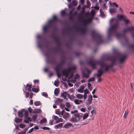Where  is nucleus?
Returning <instances> with one entry per match:
<instances>
[{
    "mask_svg": "<svg viewBox=\"0 0 134 134\" xmlns=\"http://www.w3.org/2000/svg\"><path fill=\"white\" fill-rule=\"evenodd\" d=\"M32 90L34 92L37 93L39 91V89L38 88H32Z\"/></svg>",
    "mask_w": 134,
    "mask_h": 134,
    "instance_id": "33",
    "label": "nucleus"
},
{
    "mask_svg": "<svg viewBox=\"0 0 134 134\" xmlns=\"http://www.w3.org/2000/svg\"><path fill=\"white\" fill-rule=\"evenodd\" d=\"M82 76L83 78H88L89 77V74L85 73H83L82 74Z\"/></svg>",
    "mask_w": 134,
    "mask_h": 134,
    "instance_id": "30",
    "label": "nucleus"
},
{
    "mask_svg": "<svg viewBox=\"0 0 134 134\" xmlns=\"http://www.w3.org/2000/svg\"><path fill=\"white\" fill-rule=\"evenodd\" d=\"M61 14L62 16H63L66 14V13L65 10H62L61 11Z\"/></svg>",
    "mask_w": 134,
    "mask_h": 134,
    "instance_id": "44",
    "label": "nucleus"
},
{
    "mask_svg": "<svg viewBox=\"0 0 134 134\" xmlns=\"http://www.w3.org/2000/svg\"><path fill=\"white\" fill-rule=\"evenodd\" d=\"M42 129H43V130H49L50 129L48 127H43L42 128Z\"/></svg>",
    "mask_w": 134,
    "mask_h": 134,
    "instance_id": "60",
    "label": "nucleus"
},
{
    "mask_svg": "<svg viewBox=\"0 0 134 134\" xmlns=\"http://www.w3.org/2000/svg\"><path fill=\"white\" fill-rule=\"evenodd\" d=\"M80 118H71L70 121L72 122H75L79 121V123L80 122Z\"/></svg>",
    "mask_w": 134,
    "mask_h": 134,
    "instance_id": "16",
    "label": "nucleus"
},
{
    "mask_svg": "<svg viewBox=\"0 0 134 134\" xmlns=\"http://www.w3.org/2000/svg\"><path fill=\"white\" fill-rule=\"evenodd\" d=\"M76 68V67L75 66L72 67H70L66 69L63 70L62 72V74L64 76L67 77L68 76L69 74L71 73V71L75 70Z\"/></svg>",
    "mask_w": 134,
    "mask_h": 134,
    "instance_id": "7",
    "label": "nucleus"
},
{
    "mask_svg": "<svg viewBox=\"0 0 134 134\" xmlns=\"http://www.w3.org/2000/svg\"><path fill=\"white\" fill-rule=\"evenodd\" d=\"M75 117H82V116H80L79 114H75L74 115Z\"/></svg>",
    "mask_w": 134,
    "mask_h": 134,
    "instance_id": "55",
    "label": "nucleus"
},
{
    "mask_svg": "<svg viewBox=\"0 0 134 134\" xmlns=\"http://www.w3.org/2000/svg\"><path fill=\"white\" fill-rule=\"evenodd\" d=\"M91 12L92 14L91 18L86 19H82L80 21L83 24L84 26H86L88 24L91 23L92 22V18L93 17V15L95 14V11L94 10H92Z\"/></svg>",
    "mask_w": 134,
    "mask_h": 134,
    "instance_id": "5",
    "label": "nucleus"
},
{
    "mask_svg": "<svg viewBox=\"0 0 134 134\" xmlns=\"http://www.w3.org/2000/svg\"><path fill=\"white\" fill-rule=\"evenodd\" d=\"M72 4L74 5V6H76L77 5V2L76 1L73 0L72 1Z\"/></svg>",
    "mask_w": 134,
    "mask_h": 134,
    "instance_id": "46",
    "label": "nucleus"
},
{
    "mask_svg": "<svg viewBox=\"0 0 134 134\" xmlns=\"http://www.w3.org/2000/svg\"><path fill=\"white\" fill-rule=\"evenodd\" d=\"M65 61L63 59H62V60L60 62V64L59 65H60V66H63L65 64Z\"/></svg>",
    "mask_w": 134,
    "mask_h": 134,
    "instance_id": "38",
    "label": "nucleus"
},
{
    "mask_svg": "<svg viewBox=\"0 0 134 134\" xmlns=\"http://www.w3.org/2000/svg\"><path fill=\"white\" fill-rule=\"evenodd\" d=\"M34 130V128H32L28 132V133H30L32 132V131H33Z\"/></svg>",
    "mask_w": 134,
    "mask_h": 134,
    "instance_id": "63",
    "label": "nucleus"
},
{
    "mask_svg": "<svg viewBox=\"0 0 134 134\" xmlns=\"http://www.w3.org/2000/svg\"><path fill=\"white\" fill-rule=\"evenodd\" d=\"M88 63L92 66L93 69L96 68V65H100V68L98 70L97 73L94 74V75L95 76H101L104 72H107V71L105 70L104 67L100 60L94 61L93 60H91L88 62Z\"/></svg>",
    "mask_w": 134,
    "mask_h": 134,
    "instance_id": "2",
    "label": "nucleus"
},
{
    "mask_svg": "<svg viewBox=\"0 0 134 134\" xmlns=\"http://www.w3.org/2000/svg\"><path fill=\"white\" fill-rule=\"evenodd\" d=\"M81 13H84L86 16H88L90 15V13L88 12H85L84 9H83L82 12Z\"/></svg>",
    "mask_w": 134,
    "mask_h": 134,
    "instance_id": "34",
    "label": "nucleus"
},
{
    "mask_svg": "<svg viewBox=\"0 0 134 134\" xmlns=\"http://www.w3.org/2000/svg\"><path fill=\"white\" fill-rule=\"evenodd\" d=\"M51 37L54 39V37H57L56 36L54 32L51 35Z\"/></svg>",
    "mask_w": 134,
    "mask_h": 134,
    "instance_id": "59",
    "label": "nucleus"
},
{
    "mask_svg": "<svg viewBox=\"0 0 134 134\" xmlns=\"http://www.w3.org/2000/svg\"><path fill=\"white\" fill-rule=\"evenodd\" d=\"M67 94L68 93L66 92H64L61 94V96L63 97L64 99H66Z\"/></svg>",
    "mask_w": 134,
    "mask_h": 134,
    "instance_id": "24",
    "label": "nucleus"
},
{
    "mask_svg": "<svg viewBox=\"0 0 134 134\" xmlns=\"http://www.w3.org/2000/svg\"><path fill=\"white\" fill-rule=\"evenodd\" d=\"M57 44L58 47L56 48H55L53 50V52L54 53H55V52H58L60 51V47L59 45L60 44V41L56 42Z\"/></svg>",
    "mask_w": 134,
    "mask_h": 134,
    "instance_id": "15",
    "label": "nucleus"
},
{
    "mask_svg": "<svg viewBox=\"0 0 134 134\" xmlns=\"http://www.w3.org/2000/svg\"><path fill=\"white\" fill-rule=\"evenodd\" d=\"M76 97L78 99H82L83 98V95L79 94H77L76 95Z\"/></svg>",
    "mask_w": 134,
    "mask_h": 134,
    "instance_id": "29",
    "label": "nucleus"
},
{
    "mask_svg": "<svg viewBox=\"0 0 134 134\" xmlns=\"http://www.w3.org/2000/svg\"><path fill=\"white\" fill-rule=\"evenodd\" d=\"M88 118H80V122L81 123V125L87 124L89 122L90 120H92L93 118H91L90 119H87Z\"/></svg>",
    "mask_w": 134,
    "mask_h": 134,
    "instance_id": "10",
    "label": "nucleus"
},
{
    "mask_svg": "<svg viewBox=\"0 0 134 134\" xmlns=\"http://www.w3.org/2000/svg\"><path fill=\"white\" fill-rule=\"evenodd\" d=\"M117 57L119 59L120 63L121 64L125 61L127 57V55H123L118 53L117 54Z\"/></svg>",
    "mask_w": 134,
    "mask_h": 134,
    "instance_id": "8",
    "label": "nucleus"
},
{
    "mask_svg": "<svg viewBox=\"0 0 134 134\" xmlns=\"http://www.w3.org/2000/svg\"><path fill=\"white\" fill-rule=\"evenodd\" d=\"M111 56L107 55L106 57V60L108 61H110V59Z\"/></svg>",
    "mask_w": 134,
    "mask_h": 134,
    "instance_id": "47",
    "label": "nucleus"
},
{
    "mask_svg": "<svg viewBox=\"0 0 134 134\" xmlns=\"http://www.w3.org/2000/svg\"><path fill=\"white\" fill-rule=\"evenodd\" d=\"M116 59V58L115 57L111 56L110 61L113 64H114L115 63Z\"/></svg>",
    "mask_w": 134,
    "mask_h": 134,
    "instance_id": "23",
    "label": "nucleus"
},
{
    "mask_svg": "<svg viewBox=\"0 0 134 134\" xmlns=\"http://www.w3.org/2000/svg\"><path fill=\"white\" fill-rule=\"evenodd\" d=\"M60 65H58L55 69V70L57 72V76L58 77L60 76Z\"/></svg>",
    "mask_w": 134,
    "mask_h": 134,
    "instance_id": "14",
    "label": "nucleus"
},
{
    "mask_svg": "<svg viewBox=\"0 0 134 134\" xmlns=\"http://www.w3.org/2000/svg\"><path fill=\"white\" fill-rule=\"evenodd\" d=\"M69 113H66L65 114L63 117H64V116L65 117H68L69 116Z\"/></svg>",
    "mask_w": 134,
    "mask_h": 134,
    "instance_id": "62",
    "label": "nucleus"
},
{
    "mask_svg": "<svg viewBox=\"0 0 134 134\" xmlns=\"http://www.w3.org/2000/svg\"><path fill=\"white\" fill-rule=\"evenodd\" d=\"M117 18L120 20H123L125 18V17L122 15H117Z\"/></svg>",
    "mask_w": 134,
    "mask_h": 134,
    "instance_id": "27",
    "label": "nucleus"
},
{
    "mask_svg": "<svg viewBox=\"0 0 134 134\" xmlns=\"http://www.w3.org/2000/svg\"><path fill=\"white\" fill-rule=\"evenodd\" d=\"M42 95L43 96L46 97H48V94L46 93L45 92H43L42 94Z\"/></svg>",
    "mask_w": 134,
    "mask_h": 134,
    "instance_id": "48",
    "label": "nucleus"
},
{
    "mask_svg": "<svg viewBox=\"0 0 134 134\" xmlns=\"http://www.w3.org/2000/svg\"><path fill=\"white\" fill-rule=\"evenodd\" d=\"M47 122V120L46 118H43V119L41 120L40 121V123L41 124H43V123Z\"/></svg>",
    "mask_w": 134,
    "mask_h": 134,
    "instance_id": "26",
    "label": "nucleus"
},
{
    "mask_svg": "<svg viewBox=\"0 0 134 134\" xmlns=\"http://www.w3.org/2000/svg\"><path fill=\"white\" fill-rule=\"evenodd\" d=\"M63 102V100L62 99L57 98V99L56 100L55 102L56 103H60Z\"/></svg>",
    "mask_w": 134,
    "mask_h": 134,
    "instance_id": "31",
    "label": "nucleus"
},
{
    "mask_svg": "<svg viewBox=\"0 0 134 134\" xmlns=\"http://www.w3.org/2000/svg\"><path fill=\"white\" fill-rule=\"evenodd\" d=\"M42 113V111L40 109H35L32 111V113L36 114L33 115L32 117H37L38 116V114H39Z\"/></svg>",
    "mask_w": 134,
    "mask_h": 134,
    "instance_id": "11",
    "label": "nucleus"
},
{
    "mask_svg": "<svg viewBox=\"0 0 134 134\" xmlns=\"http://www.w3.org/2000/svg\"><path fill=\"white\" fill-rule=\"evenodd\" d=\"M74 9L75 8H72L70 11L69 15H71V14H72V12L74 11Z\"/></svg>",
    "mask_w": 134,
    "mask_h": 134,
    "instance_id": "52",
    "label": "nucleus"
},
{
    "mask_svg": "<svg viewBox=\"0 0 134 134\" xmlns=\"http://www.w3.org/2000/svg\"><path fill=\"white\" fill-rule=\"evenodd\" d=\"M63 124V123H59L57 125H55L54 126V127L56 129L60 128L62 126Z\"/></svg>",
    "mask_w": 134,
    "mask_h": 134,
    "instance_id": "22",
    "label": "nucleus"
},
{
    "mask_svg": "<svg viewBox=\"0 0 134 134\" xmlns=\"http://www.w3.org/2000/svg\"><path fill=\"white\" fill-rule=\"evenodd\" d=\"M91 34L92 37L96 39L97 45L100 44L104 42V40L102 39V36L101 35L97 33L93 30L91 31Z\"/></svg>",
    "mask_w": 134,
    "mask_h": 134,
    "instance_id": "3",
    "label": "nucleus"
},
{
    "mask_svg": "<svg viewBox=\"0 0 134 134\" xmlns=\"http://www.w3.org/2000/svg\"><path fill=\"white\" fill-rule=\"evenodd\" d=\"M54 40L56 43L60 41L59 37H54Z\"/></svg>",
    "mask_w": 134,
    "mask_h": 134,
    "instance_id": "37",
    "label": "nucleus"
},
{
    "mask_svg": "<svg viewBox=\"0 0 134 134\" xmlns=\"http://www.w3.org/2000/svg\"><path fill=\"white\" fill-rule=\"evenodd\" d=\"M110 12L111 14L114 13L116 12V9L115 8H110L109 9Z\"/></svg>",
    "mask_w": 134,
    "mask_h": 134,
    "instance_id": "25",
    "label": "nucleus"
},
{
    "mask_svg": "<svg viewBox=\"0 0 134 134\" xmlns=\"http://www.w3.org/2000/svg\"><path fill=\"white\" fill-rule=\"evenodd\" d=\"M50 63L52 64H54L56 63V60L54 59H53L52 60H51L49 62Z\"/></svg>",
    "mask_w": 134,
    "mask_h": 134,
    "instance_id": "39",
    "label": "nucleus"
},
{
    "mask_svg": "<svg viewBox=\"0 0 134 134\" xmlns=\"http://www.w3.org/2000/svg\"><path fill=\"white\" fill-rule=\"evenodd\" d=\"M92 100V97L91 95H90L88 98V102L89 104H90L91 103Z\"/></svg>",
    "mask_w": 134,
    "mask_h": 134,
    "instance_id": "21",
    "label": "nucleus"
},
{
    "mask_svg": "<svg viewBox=\"0 0 134 134\" xmlns=\"http://www.w3.org/2000/svg\"><path fill=\"white\" fill-rule=\"evenodd\" d=\"M100 60L102 64H103V65L104 67L105 70V71H107V72L108 71L109 68H112L113 66V64H112H112L111 65H107V64H105L103 60Z\"/></svg>",
    "mask_w": 134,
    "mask_h": 134,
    "instance_id": "12",
    "label": "nucleus"
},
{
    "mask_svg": "<svg viewBox=\"0 0 134 134\" xmlns=\"http://www.w3.org/2000/svg\"><path fill=\"white\" fill-rule=\"evenodd\" d=\"M128 31H130L131 33V36L134 39V26L128 27L123 30V32L124 33Z\"/></svg>",
    "mask_w": 134,
    "mask_h": 134,
    "instance_id": "9",
    "label": "nucleus"
},
{
    "mask_svg": "<svg viewBox=\"0 0 134 134\" xmlns=\"http://www.w3.org/2000/svg\"><path fill=\"white\" fill-rule=\"evenodd\" d=\"M66 107L68 108H70L71 106L70 104V103L68 102L66 103Z\"/></svg>",
    "mask_w": 134,
    "mask_h": 134,
    "instance_id": "54",
    "label": "nucleus"
},
{
    "mask_svg": "<svg viewBox=\"0 0 134 134\" xmlns=\"http://www.w3.org/2000/svg\"><path fill=\"white\" fill-rule=\"evenodd\" d=\"M89 91L87 88L85 89L84 90L85 94H88L89 93Z\"/></svg>",
    "mask_w": 134,
    "mask_h": 134,
    "instance_id": "57",
    "label": "nucleus"
},
{
    "mask_svg": "<svg viewBox=\"0 0 134 134\" xmlns=\"http://www.w3.org/2000/svg\"><path fill=\"white\" fill-rule=\"evenodd\" d=\"M18 116L19 117H29V113L27 109H22L21 110H19L18 112Z\"/></svg>",
    "mask_w": 134,
    "mask_h": 134,
    "instance_id": "6",
    "label": "nucleus"
},
{
    "mask_svg": "<svg viewBox=\"0 0 134 134\" xmlns=\"http://www.w3.org/2000/svg\"><path fill=\"white\" fill-rule=\"evenodd\" d=\"M15 121L17 123L21 122L22 121V119L19 118H15Z\"/></svg>",
    "mask_w": 134,
    "mask_h": 134,
    "instance_id": "28",
    "label": "nucleus"
},
{
    "mask_svg": "<svg viewBox=\"0 0 134 134\" xmlns=\"http://www.w3.org/2000/svg\"><path fill=\"white\" fill-rule=\"evenodd\" d=\"M28 110L30 114H31L32 113L33 110L30 107H29L28 108Z\"/></svg>",
    "mask_w": 134,
    "mask_h": 134,
    "instance_id": "41",
    "label": "nucleus"
},
{
    "mask_svg": "<svg viewBox=\"0 0 134 134\" xmlns=\"http://www.w3.org/2000/svg\"><path fill=\"white\" fill-rule=\"evenodd\" d=\"M100 15L102 16H103L105 15V14L103 12L101 9H100Z\"/></svg>",
    "mask_w": 134,
    "mask_h": 134,
    "instance_id": "43",
    "label": "nucleus"
},
{
    "mask_svg": "<svg viewBox=\"0 0 134 134\" xmlns=\"http://www.w3.org/2000/svg\"><path fill=\"white\" fill-rule=\"evenodd\" d=\"M79 75L77 74L75 75V76L74 79H79Z\"/></svg>",
    "mask_w": 134,
    "mask_h": 134,
    "instance_id": "58",
    "label": "nucleus"
},
{
    "mask_svg": "<svg viewBox=\"0 0 134 134\" xmlns=\"http://www.w3.org/2000/svg\"><path fill=\"white\" fill-rule=\"evenodd\" d=\"M77 11H75V12L72 14V15L74 16H76L77 15Z\"/></svg>",
    "mask_w": 134,
    "mask_h": 134,
    "instance_id": "64",
    "label": "nucleus"
},
{
    "mask_svg": "<svg viewBox=\"0 0 134 134\" xmlns=\"http://www.w3.org/2000/svg\"><path fill=\"white\" fill-rule=\"evenodd\" d=\"M72 126V124L69 122H67L64 125L63 127L68 129Z\"/></svg>",
    "mask_w": 134,
    "mask_h": 134,
    "instance_id": "18",
    "label": "nucleus"
},
{
    "mask_svg": "<svg viewBox=\"0 0 134 134\" xmlns=\"http://www.w3.org/2000/svg\"><path fill=\"white\" fill-rule=\"evenodd\" d=\"M53 120H56V123H57L60 122H62L63 119L62 118H53Z\"/></svg>",
    "mask_w": 134,
    "mask_h": 134,
    "instance_id": "20",
    "label": "nucleus"
},
{
    "mask_svg": "<svg viewBox=\"0 0 134 134\" xmlns=\"http://www.w3.org/2000/svg\"><path fill=\"white\" fill-rule=\"evenodd\" d=\"M34 104L36 106H39L41 104V103L39 101H37L34 102Z\"/></svg>",
    "mask_w": 134,
    "mask_h": 134,
    "instance_id": "35",
    "label": "nucleus"
},
{
    "mask_svg": "<svg viewBox=\"0 0 134 134\" xmlns=\"http://www.w3.org/2000/svg\"><path fill=\"white\" fill-rule=\"evenodd\" d=\"M51 28V25L49 24V21L48 22V24L44 26L43 27V32L44 34H46L49 32V28Z\"/></svg>",
    "mask_w": 134,
    "mask_h": 134,
    "instance_id": "13",
    "label": "nucleus"
},
{
    "mask_svg": "<svg viewBox=\"0 0 134 134\" xmlns=\"http://www.w3.org/2000/svg\"><path fill=\"white\" fill-rule=\"evenodd\" d=\"M58 20V18L55 15L53 16L51 20H49V24L51 25V28H53L54 31H57L58 30L56 26V24Z\"/></svg>",
    "mask_w": 134,
    "mask_h": 134,
    "instance_id": "4",
    "label": "nucleus"
},
{
    "mask_svg": "<svg viewBox=\"0 0 134 134\" xmlns=\"http://www.w3.org/2000/svg\"><path fill=\"white\" fill-rule=\"evenodd\" d=\"M74 102L75 104H80L79 102L78 99H76L74 100Z\"/></svg>",
    "mask_w": 134,
    "mask_h": 134,
    "instance_id": "49",
    "label": "nucleus"
},
{
    "mask_svg": "<svg viewBox=\"0 0 134 134\" xmlns=\"http://www.w3.org/2000/svg\"><path fill=\"white\" fill-rule=\"evenodd\" d=\"M19 126L20 128L22 129L25 126V125L23 124H21L19 125Z\"/></svg>",
    "mask_w": 134,
    "mask_h": 134,
    "instance_id": "51",
    "label": "nucleus"
},
{
    "mask_svg": "<svg viewBox=\"0 0 134 134\" xmlns=\"http://www.w3.org/2000/svg\"><path fill=\"white\" fill-rule=\"evenodd\" d=\"M95 80V78L94 77H92L90 78L88 80V81L89 82L91 81H94Z\"/></svg>",
    "mask_w": 134,
    "mask_h": 134,
    "instance_id": "50",
    "label": "nucleus"
},
{
    "mask_svg": "<svg viewBox=\"0 0 134 134\" xmlns=\"http://www.w3.org/2000/svg\"><path fill=\"white\" fill-rule=\"evenodd\" d=\"M129 47L133 51H134V44L129 45Z\"/></svg>",
    "mask_w": 134,
    "mask_h": 134,
    "instance_id": "40",
    "label": "nucleus"
},
{
    "mask_svg": "<svg viewBox=\"0 0 134 134\" xmlns=\"http://www.w3.org/2000/svg\"><path fill=\"white\" fill-rule=\"evenodd\" d=\"M98 77L97 82H100L102 80V79L101 78V76H97Z\"/></svg>",
    "mask_w": 134,
    "mask_h": 134,
    "instance_id": "53",
    "label": "nucleus"
},
{
    "mask_svg": "<svg viewBox=\"0 0 134 134\" xmlns=\"http://www.w3.org/2000/svg\"><path fill=\"white\" fill-rule=\"evenodd\" d=\"M32 87V85L31 84H29L28 83H27L26 85V90H27L29 91L30 92H31V91L32 90L31 89V88Z\"/></svg>",
    "mask_w": 134,
    "mask_h": 134,
    "instance_id": "19",
    "label": "nucleus"
},
{
    "mask_svg": "<svg viewBox=\"0 0 134 134\" xmlns=\"http://www.w3.org/2000/svg\"><path fill=\"white\" fill-rule=\"evenodd\" d=\"M59 91L58 88H56L54 91V94L56 95H57L59 93Z\"/></svg>",
    "mask_w": 134,
    "mask_h": 134,
    "instance_id": "32",
    "label": "nucleus"
},
{
    "mask_svg": "<svg viewBox=\"0 0 134 134\" xmlns=\"http://www.w3.org/2000/svg\"><path fill=\"white\" fill-rule=\"evenodd\" d=\"M128 113V111L127 109L125 111V112L124 116V117H126Z\"/></svg>",
    "mask_w": 134,
    "mask_h": 134,
    "instance_id": "45",
    "label": "nucleus"
},
{
    "mask_svg": "<svg viewBox=\"0 0 134 134\" xmlns=\"http://www.w3.org/2000/svg\"><path fill=\"white\" fill-rule=\"evenodd\" d=\"M59 84L58 80L55 81L54 82V85L56 87H58Z\"/></svg>",
    "mask_w": 134,
    "mask_h": 134,
    "instance_id": "42",
    "label": "nucleus"
},
{
    "mask_svg": "<svg viewBox=\"0 0 134 134\" xmlns=\"http://www.w3.org/2000/svg\"><path fill=\"white\" fill-rule=\"evenodd\" d=\"M30 93L29 92H27L25 94L26 97V98L28 97L29 96Z\"/></svg>",
    "mask_w": 134,
    "mask_h": 134,
    "instance_id": "61",
    "label": "nucleus"
},
{
    "mask_svg": "<svg viewBox=\"0 0 134 134\" xmlns=\"http://www.w3.org/2000/svg\"><path fill=\"white\" fill-rule=\"evenodd\" d=\"M65 106V105L62 103H61L60 105V107L62 109L64 108Z\"/></svg>",
    "mask_w": 134,
    "mask_h": 134,
    "instance_id": "56",
    "label": "nucleus"
},
{
    "mask_svg": "<svg viewBox=\"0 0 134 134\" xmlns=\"http://www.w3.org/2000/svg\"><path fill=\"white\" fill-rule=\"evenodd\" d=\"M110 23L111 26L109 30L108 38L109 39L111 36L114 35H115L118 38L120 37H121V35L117 33V30L119 25L118 20L115 18H112L110 21Z\"/></svg>",
    "mask_w": 134,
    "mask_h": 134,
    "instance_id": "1",
    "label": "nucleus"
},
{
    "mask_svg": "<svg viewBox=\"0 0 134 134\" xmlns=\"http://www.w3.org/2000/svg\"><path fill=\"white\" fill-rule=\"evenodd\" d=\"M123 20L124 21L126 25L128 24L129 23V20L128 19H126L125 18Z\"/></svg>",
    "mask_w": 134,
    "mask_h": 134,
    "instance_id": "36",
    "label": "nucleus"
},
{
    "mask_svg": "<svg viewBox=\"0 0 134 134\" xmlns=\"http://www.w3.org/2000/svg\"><path fill=\"white\" fill-rule=\"evenodd\" d=\"M75 29H77V30H80L81 33L83 34H86V29L85 28L80 29L79 27H77L75 28Z\"/></svg>",
    "mask_w": 134,
    "mask_h": 134,
    "instance_id": "17",
    "label": "nucleus"
}]
</instances>
